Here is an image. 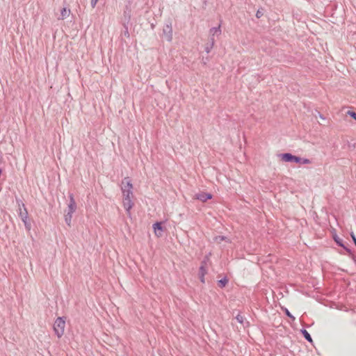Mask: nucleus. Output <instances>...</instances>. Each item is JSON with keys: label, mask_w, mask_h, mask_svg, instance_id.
Listing matches in <instances>:
<instances>
[{"label": "nucleus", "mask_w": 356, "mask_h": 356, "mask_svg": "<svg viewBox=\"0 0 356 356\" xmlns=\"http://www.w3.org/2000/svg\"><path fill=\"white\" fill-rule=\"evenodd\" d=\"M65 317H58L54 323V331L58 338H60L65 331Z\"/></svg>", "instance_id": "1"}, {"label": "nucleus", "mask_w": 356, "mask_h": 356, "mask_svg": "<svg viewBox=\"0 0 356 356\" xmlns=\"http://www.w3.org/2000/svg\"><path fill=\"white\" fill-rule=\"evenodd\" d=\"M278 156L281 159L282 161L286 163H299L300 161V156L293 155L289 152L280 154Z\"/></svg>", "instance_id": "2"}, {"label": "nucleus", "mask_w": 356, "mask_h": 356, "mask_svg": "<svg viewBox=\"0 0 356 356\" xmlns=\"http://www.w3.org/2000/svg\"><path fill=\"white\" fill-rule=\"evenodd\" d=\"M163 35L167 42H171L172 39V27L170 20H168L163 26Z\"/></svg>", "instance_id": "3"}, {"label": "nucleus", "mask_w": 356, "mask_h": 356, "mask_svg": "<svg viewBox=\"0 0 356 356\" xmlns=\"http://www.w3.org/2000/svg\"><path fill=\"white\" fill-rule=\"evenodd\" d=\"M19 216L21 218L22 222H24L26 229L27 231H30L31 229V224L29 220V213L27 209H25L24 211L20 209V211L19 212Z\"/></svg>", "instance_id": "4"}, {"label": "nucleus", "mask_w": 356, "mask_h": 356, "mask_svg": "<svg viewBox=\"0 0 356 356\" xmlns=\"http://www.w3.org/2000/svg\"><path fill=\"white\" fill-rule=\"evenodd\" d=\"M163 222L161 221H157L155 223L153 224L152 227L154 232L155 235L157 237H161L163 235Z\"/></svg>", "instance_id": "5"}, {"label": "nucleus", "mask_w": 356, "mask_h": 356, "mask_svg": "<svg viewBox=\"0 0 356 356\" xmlns=\"http://www.w3.org/2000/svg\"><path fill=\"white\" fill-rule=\"evenodd\" d=\"M123 15V23L129 24L131 17L130 1H129L128 4L125 6Z\"/></svg>", "instance_id": "6"}, {"label": "nucleus", "mask_w": 356, "mask_h": 356, "mask_svg": "<svg viewBox=\"0 0 356 356\" xmlns=\"http://www.w3.org/2000/svg\"><path fill=\"white\" fill-rule=\"evenodd\" d=\"M210 34L211 35V37L210 41H209V42L211 43L210 44H215L214 36L215 35L218 36L221 34L220 25L219 24L216 27L211 28L210 29Z\"/></svg>", "instance_id": "7"}, {"label": "nucleus", "mask_w": 356, "mask_h": 356, "mask_svg": "<svg viewBox=\"0 0 356 356\" xmlns=\"http://www.w3.org/2000/svg\"><path fill=\"white\" fill-rule=\"evenodd\" d=\"M76 209V203L72 193L69 194V204L67 205V211L74 213Z\"/></svg>", "instance_id": "8"}, {"label": "nucleus", "mask_w": 356, "mask_h": 356, "mask_svg": "<svg viewBox=\"0 0 356 356\" xmlns=\"http://www.w3.org/2000/svg\"><path fill=\"white\" fill-rule=\"evenodd\" d=\"M195 199L202 202H206L207 200L212 198V195L209 193L201 192L195 195Z\"/></svg>", "instance_id": "9"}, {"label": "nucleus", "mask_w": 356, "mask_h": 356, "mask_svg": "<svg viewBox=\"0 0 356 356\" xmlns=\"http://www.w3.org/2000/svg\"><path fill=\"white\" fill-rule=\"evenodd\" d=\"M123 206H124V209L127 211V213L129 216H130L131 215L130 210L131 209V208L134 206V202H132L131 199H128V200L124 199L123 200Z\"/></svg>", "instance_id": "10"}, {"label": "nucleus", "mask_w": 356, "mask_h": 356, "mask_svg": "<svg viewBox=\"0 0 356 356\" xmlns=\"http://www.w3.org/2000/svg\"><path fill=\"white\" fill-rule=\"evenodd\" d=\"M204 262H202V264H204ZM207 273V270L205 266H204V264H202L199 268V273H198L199 279L202 283L205 282L204 276Z\"/></svg>", "instance_id": "11"}, {"label": "nucleus", "mask_w": 356, "mask_h": 356, "mask_svg": "<svg viewBox=\"0 0 356 356\" xmlns=\"http://www.w3.org/2000/svg\"><path fill=\"white\" fill-rule=\"evenodd\" d=\"M126 183L125 185H124L123 187H122V188H126V189H129V190H132L133 188V185L131 182V180L129 179V177H125L122 181V184H124Z\"/></svg>", "instance_id": "12"}, {"label": "nucleus", "mask_w": 356, "mask_h": 356, "mask_svg": "<svg viewBox=\"0 0 356 356\" xmlns=\"http://www.w3.org/2000/svg\"><path fill=\"white\" fill-rule=\"evenodd\" d=\"M300 332L308 342L312 343L313 340L310 335V334L305 330V329H301Z\"/></svg>", "instance_id": "13"}, {"label": "nucleus", "mask_w": 356, "mask_h": 356, "mask_svg": "<svg viewBox=\"0 0 356 356\" xmlns=\"http://www.w3.org/2000/svg\"><path fill=\"white\" fill-rule=\"evenodd\" d=\"M124 199H131V196L133 195L132 190L122 188Z\"/></svg>", "instance_id": "14"}, {"label": "nucleus", "mask_w": 356, "mask_h": 356, "mask_svg": "<svg viewBox=\"0 0 356 356\" xmlns=\"http://www.w3.org/2000/svg\"><path fill=\"white\" fill-rule=\"evenodd\" d=\"M70 14V10L67 8H63L60 10L61 19H66Z\"/></svg>", "instance_id": "15"}, {"label": "nucleus", "mask_w": 356, "mask_h": 356, "mask_svg": "<svg viewBox=\"0 0 356 356\" xmlns=\"http://www.w3.org/2000/svg\"><path fill=\"white\" fill-rule=\"evenodd\" d=\"M333 239L337 245L341 248L344 247L345 244L342 239H341L336 234L333 235Z\"/></svg>", "instance_id": "16"}, {"label": "nucleus", "mask_w": 356, "mask_h": 356, "mask_svg": "<svg viewBox=\"0 0 356 356\" xmlns=\"http://www.w3.org/2000/svg\"><path fill=\"white\" fill-rule=\"evenodd\" d=\"M228 282V278L227 277H224L223 278L218 281V286L220 288L222 289L227 284Z\"/></svg>", "instance_id": "17"}, {"label": "nucleus", "mask_w": 356, "mask_h": 356, "mask_svg": "<svg viewBox=\"0 0 356 356\" xmlns=\"http://www.w3.org/2000/svg\"><path fill=\"white\" fill-rule=\"evenodd\" d=\"M72 213H70V212L67 211V213L65 214V223L68 226L71 225V222H72Z\"/></svg>", "instance_id": "18"}, {"label": "nucleus", "mask_w": 356, "mask_h": 356, "mask_svg": "<svg viewBox=\"0 0 356 356\" xmlns=\"http://www.w3.org/2000/svg\"><path fill=\"white\" fill-rule=\"evenodd\" d=\"M282 310L284 312L285 315L288 316L293 321L296 320V318L291 314V313L289 311V309L286 307H282Z\"/></svg>", "instance_id": "19"}, {"label": "nucleus", "mask_w": 356, "mask_h": 356, "mask_svg": "<svg viewBox=\"0 0 356 356\" xmlns=\"http://www.w3.org/2000/svg\"><path fill=\"white\" fill-rule=\"evenodd\" d=\"M16 203L17 204V205L19 207V211H20V209H21V210H22V208H23V211L26 209L24 203L19 198H18L17 197H16Z\"/></svg>", "instance_id": "20"}, {"label": "nucleus", "mask_w": 356, "mask_h": 356, "mask_svg": "<svg viewBox=\"0 0 356 356\" xmlns=\"http://www.w3.org/2000/svg\"><path fill=\"white\" fill-rule=\"evenodd\" d=\"M127 24H128L123 23L124 31L122 32V35L127 38H129V33L128 31V25Z\"/></svg>", "instance_id": "21"}, {"label": "nucleus", "mask_w": 356, "mask_h": 356, "mask_svg": "<svg viewBox=\"0 0 356 356\" xmlns=\"http://www.w3.org/2000/svg\"><path fill=\"white\" fill-rule=\"evenodd\" d=\"M215 241L217 243H220L222 241H229V239L227 238V236H217L215 237Z\"/></svg>", "instance_id": "22"}, {"label": "nucleus", "mask_w": 356, "mask_h": 356, "mask_svg": "<svg viewBox=\"0 0 356 356\" xmlns=\"http://www.w3.org/2000/svg\"><path fill=\"white\" fill-rule=\"evenodd\" d=\"M263 15H264V8H260L257 10V11L256 13V17H257V18L259 19V18L261 17Z\"/></svg>", "instance_id": "23"}, {"label": "nucleus", "mask_w": 356, "mask_h": 356, "mask_svg": "<svg viewBox=\"0 0 356 356\" xmlns=\"http://www.w3.org/2000/svg\"><path fill=\"white\" fill-rule=\"evenodd\" d=\"M236 319L237 320V321L241 323V324H243V322H244V320H245V318L241 316V314H238L236 316Z\"/></svg>", "instance_id": "24"}, {"label": "nucleus", "mask_w": 356, "mask_h": 356, "mask_svg": "<svg viewBox=\"0 0 356 356\" xmlns=\"http://www.w3.org/2000/svg\"><path fill=\"white\" fill-rule=\"evenodd\" d=\"M311 161L309 159H306V158H301L300 157V161L299 163H301V164H309V163H311Z\"/></svg>", "instance_id": "25"}, {"label": "nucleus", "mask_w": 356, "mask_h": 356, "mask_svg": "<svg viewBox=\"0 0 356 356\" xmlns=\"http://www.w3.org/2000/svg\"><path fill=\"white\" fill-rule=\"evenodd\" d=\"M347 114L351 117L352 118H353L355 120H356V112L353 111H348L347 112Z\"/></svg>", "instance_id": "26"}, {"label": "nucleus", "mask_w": 356, "mask_h": 356, "mask_svg": "<svg viewBox=\"0 0 356 356\" xmlns=\"http://www.w3.org/2000/svg\"><path fill=\"white\" fill-rule=\"evenodd\" d=\"M342 248H343L347 252L349 257L354 253V252L352 250H350V248H348L346 245Z\"/></svg>", "instance_id": "27"}, {"label": "nucleus", "mask_w": 356, "mask_h": 356, "mask_svg": "<svg viewBox=\"0 0 356 356\" xmlns=\"http://www.w3.org/2000/svg\"><path fill=\"white\" fill-rule=\"evenodd\" d=\"M213 47V46H205L204 51H205L207 54H209V53L211 51V49H212V47Z\"/></svg>", "instance_id": "28"}, {"label": "nucleus", "mask_w": 356, "mask_h": 356, "mask_svg": "<svg viewBox=\"0 0 356 356\" xmlns=\"http://www.w3.org/2000/svg\"><path fill=\"white\" fill-rule=\"evenodd\" d=\"M98 1H99V0H91V3H90V4H91L92 8H94L96 6V5H97V3Z\"/></svg>", "instance_id": "29"}, {"label": "nucleus", "mask_w": 356, "mask_h": 356, "mask_svg": "<svg viewBox=\"0 0 356 356\" xmlns=\"http://www.w3.org/2000/svg\"><path fill=\"white\" fill-rule=\"evenodd\" d=\"M353 260L355 261V263L356 264V254L354 252L352 255L350 256Z\"/></svg>", "instance_id": "30"}, {"label": "nucleus", "mask_w": 356, "mask_h": 356, "mask_svg": "<svg viewBox=\"0 0 356 356\" xmlns=\"http://www.w3.org/2000/svg\"><path fill=\"white\" fill-rule=\"evenodd\" d=\"M318 115H319V118H321V119H323V120L325 119L324 116H323L321 113H320L319 112H318Z\"/></svg>", "instance_id": "31"}, {"label": "nucleus", "mask_w": 356, "mask_h": 356, "mask_svg": "<svg viewBox=\"0 0 356 356\" xmlns=\"http://www.w3.org/2000/svg\"><path fill=\"white\" fill-rule=\"evenodd\" d=\"M123 42H124L125 44H127L128 42L126 41V40H123V39H122V44H123Z\"/></svg>", "instance_id": "32"}, {"label": "nucleus", "mask_w": 356, "mask_h": 356, "mask_svg": "<svg viewBox=\"0 0 356 356\" xmlns=\"http://www.w3.org/2000/svg\"><path fill=\"white\" fill-rule=\"evenodd\" d=\"M207 0H204L203 4L204 6H207Z\"/></svg>", "instance_id": "33"}]
</instances>
